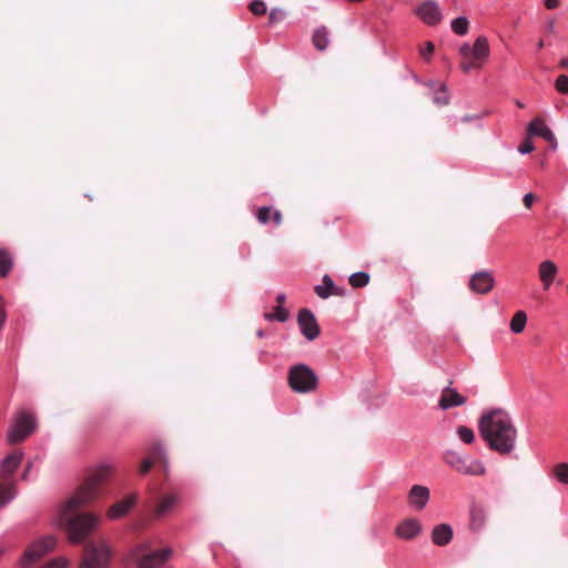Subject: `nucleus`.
I'll return each mask as SVG.
<instances>
[{
	"mask_svg": "<svg viewBox=\"0 0 568 568\" xmlns=\"http://www.w3.org/2000/svg\"><path fill=\"white\" fill-rule=\"evenodd\" d=\"M112 473L110 465H102L87 476L83 484L60 509V525L72 542H82L98 526L99 517L80 509L99 498L102 487Z\"/></svg>",
	"mask_w": 568,
	"mask_h": 568,
	"instance_id": "obj_1",
	"label": "nucleus"
},
{
	"mask_svg": "<svg viewBox=\"0 0 568 568\" xmlns=\"http://www.w3.org/2000/svg\"><path fill=\"white\" fill-rule=\"evenodd\" d=\"M478 427L480 436L491 450L508 455L515 448L517 429L505 409L496 408L484 413Z\"/></svg>",
	"mask_w": 568,
	"mask_h": 568,
	"instance_id": "obj_2",
	"label": "nucleus"
},
{
	"mask_svg": "<svg viewBox=\"0 0 568 568\" xmlns=\"http://www.w3.org/2000/svg\"><path fill=\"white\" fill-rule=\"evenodd\" d=\"M489 52L488 40L484 36L478 37L473 47L468 43L463 44L459 49L462 71L468 73L471 70L481 69Z\"/></svg>",
	"mask_w": 568,
	"mask_h": 568,
	"instance_id": "obj_3",
	"label": "nucleus"
},
{
	"mask_svg": "<svg viewBox=\"0 0 568 568\" xmlns=\"http://www.w3.org/2000/svg\"><path fill=\"white\" fill-rule=\"evenodd\" d=\"M172 554L171 548L152 550L148 541L140 542L130 552V560L135 568H160Z\"/></svg>",
	"mask_w": 568,
	"mask_h": 568,
	"instance_id": "obj_4",
	"label": "nucleus"
},
{
	"mask_svg": "<svg viewBox=\"0 0 568 568\" xmlns=\"http://www.w3.org/2000/svg\"><path fill=\"white\" fill-rule=\"evenodd\" d=\"M287 381L295 393H310L317 388V376L314 371L305 365L297 364L290 368Z\"/></svg>",
	"mask_w": 568,
	"mask_h": 568,
	"instance_id": "obj_5",
	"label": "nucleus"
},
{
	"mask_svg": "<svg viewBox=\"0 0 568 568\" xmlns=\"http://www.w3.org/2000/svg\"><path fill=\"white\" fill-rule=\"evenodd\" d=\"M111 556V548L104 540L87 542L80 568H108Z\"/></svg>",
	"mask_w": 568,
	"mask_h": 568,
	"instance_id": "obj_6",
	"label": "nucleus"
},
{
	"mask_svg": "<svg viewBox=\"0 0 568 568\" xmlns=\"http://www.w3.org/2000/svg\"><path fill=\"white\" fill-rule=\"evenodd\" d=\"M444 460L456 471L464 475L481 476L486 473L484 465L479 460L463 457L455 452L445 453Z\"/></svg>",
	"mask_w": 568,
	"mask_h": 568,
	"instance_id": "obj_7",
	"label": "nucleus"
},
{
	"mask_svg": "<svg viewBox=\"0 0 568 568\" xmlns=\"http://www.w3.org/2000/svg\"><path fill=\"white\" fill-rule=\"evenodd\" d=\"M34 427L33 416L26 410L20 412L8 434L10 444H18L24 440L33 432Z\"/></svg>",
	"mask_w": 568,
	"mask_h": 568,
	"instance_id": "obj_8",
	"label": "nucleus"
},
{
	"mask_svg": "<svg viewBox=\"0 0 568 568\" xmlns=\"http://www.w3.org/2000/svg\"><path fill=\"white\" fill-rule=\"evenodd\" d=\"M55 546V539L53 537H45L33 545H31L24 552L22 558V565L29 567L43 557L45 554L51 551Z\"/></svg>",
	"mask_w": 568,
	"mask_h": 568,
	"instance_id": "obj_9",
	"label": "nucleus"
},
{
	"mask_svg": "<svg viewBox=\"0 0 568 568\" xmlns=\"http://www.w3.org/2000/svg\"><path fill=\"white\" fill-rule=\"evenodd\" d=\"M297 323L302 334L308 341H314L320 336L321 328L316 322L314 314L310 310L303 308L300 311L297 316Z\"/></svg>",
	"mask_w": 568,
	"mask_h": 568,
	"instance_id": "obj_10",
	"label": "nucleus"
},
{
	"mask_svg": "<svg viewBox=\"0 0 568 568\" xmlns=\"http://www.w3.org/2000/svg\"><path fill=\"white\" fill-rule=\"evenodd\" d=\"M495 286L494 274L489 271L476 272L470 276L468 287L476 294H488Z\"/></svg>",
	"mask_w": 568,
	"mask_h": 568,
	"instance_id": "obj_11",
	"label": "nucleus"
},
{
	"mask_svg": "<svg viewBox=\"0 0 568 568\" xmlns=\"http://www.w3.org/2000/svg\"><path fill=\"white\" fill-rule=\"evenodd\" d=\"M527 135L541 136L545 139L552 150L557 149V139L552 131L546 125L544 118L536 116L527 126Z\"/></svg>",
	"mask_w": 568,
	"mask_h": 568,
	"instance_id": "obj_12",
	"label": "nucleus"
},
{
	"mask_svg": "<svg viewBox=\"0 0 568 568\" xmlns=\"http://www.w3.org/2000/svg\"><path fill=\"white\" fill-rule=\"evenodd\" d=\"M416 14L427 24L436 26L442 20L439 7L434 1H426L416 9Z\"/></svg>",
	"mask_w": 568,
	"mask_h": 568,
	"instance_id": "obj_13",
	"label": "nucleus"
},
{
	"mask_svg": "<svg viewBox=\"0 0 568 568\" xmlns=\"http://www.w3.org/2000/svg\"><path fill=\"white\" fill-rule=\"evenodd\" d=\"M429 497L430 493L426 486L414 485L408 493L407 501L410 507L419 511L425 508Z\"/></svg>",
	"mask_w": 568,
	"mask_h": 568,
	"instance_id": "obj_14",
	"label": "nucleus"
},
{
	"mask_svg": "<svg viewBox=\"0 0 568 568\" xmlns=\"http://www.w3.org/2000/svg\"><path fill=\"white\" fill-rule=\"evenodd\" d=\"M558 274L557 265L550 261H542L538 266V275L539 280L542 283V288L548 291L551 284L554 283L556 276Z\"/></svg>",
	"mask_w": 568,
	"mask_h": 568,
	"instance_id": "obj_15",
	"label": "nucleus"
},
{
	"mask_svg": "<svg viewBox=\"0 0 568 568\" xmlns=\"http://www.w3.org/2000/svg\"><path fill=\"white\" fill-rule=\"evenodd\" d=\"M465 403L466 397L460 395L457 390L450 387H446L443 389L440 394L438 406L442 409H449L452 407L463 406Z\"/></svg>",
	"mask_w": 568,
	"mask_h": 568,
	"instance_id": "obj_16",
	"label": "nucleus"
},
{
	"mask_svg": "<svg viewBox=\"0 0 568 568\" xmlns=\"http://www.w3.org/2000/svg\"><path fill=\"white\" fill-rule=\"evenodd\" d=\"M154 464H161L164 470L166 468V458L161 445L151 448L150 456L140 466V474L145 475Z\"/></svg>",
	"mask_w": 568,
	"mask_h": 568,
	"instance_id": "obj_17",
	"label": "nucleus"
},
{
	"mask_svg": "<svg viewBox=\"0 0 568 568\" xmlns=\"http://www.w3.org/2000/svg\"><path fill=\"white\" fill-rule=\"evenodd\" d=\"M179 503V496L176 494H168L160 498L158 505L153 509V517L160 519L163 516L173 511Z\"/></svg>",
	"mask_w": 568,
	"mask_h": 568,
	"instance_id": "obj_18",
	"label": "nucleus"
},
{
	"mask_svg": "<svg viewBox=\"0 0 568 568\" xmlns=\"http://www.w3.org/2000/svg\"><path fill=\"white\" fill-rule=\"evenodd\" d=\"M135 503H136V495L132 494V495L128 496L125 499L113 504L108 509L106 515L110 519H119V518L125 516Z\"/></svg>",
	"mask_w": 568,
	"mask_h": 568,
	"instance_id": "obj_19",
	"label": "nucleus"
},
{
	"mask_svg": "<svg viewBox=\"0 0 568 568\" xmlns=\"http://www.w3.org/2000/svg\"><path fill=\"white\" fill-rule=\"evenodd\" d=\"M422 530L417 519L410 518L402 521L396 528V535L402 539H413Z\"/></svg>",
	"mask_w": 568,
	"mask_h": 568,
	"instance_id": "obj_20",
	"label": "nucleus"
},
{
	"mask_svg": "<svg viewBox=\"0 0 568 568\" xmlns=\"http://www.w3.org/2000/svg\"><path fill=\"white\" fill-rule=\"evenodd\" d=\"M22 453H13L7 456L0 466V478L7 480L17 470L22 462Z\"/></svg>",
	"mask_w": 568,
	"mask_h": 568,
	"instance_id": "obj_21",
	"label": "nucleus"
},
{
	"mask_svg": "<svg viewBox=\"0 0 568 568\" xmlns=\"http://www.w3.org/2000/svg\"><path fill=\"white\" fill-rule=\"evenodd\" d=\"M316 295L321 298H327L331 295L342 296L344 295V290L337 287L329 275H324L323 285H316L314 287Z\"/></svg>",
	"mask_w": 568,
	"mask_h": 568,
	"instance_id": "obj_22",
	"label": "nucleus"
},
{
	"mask_svg": "<svg viewBox=\"0 0 568 568\" xmlns=\"http://www.w3.org/2000/svg\"><path fill=\"white\" fill-rule=\"evenodd\" d=\"M470 520H469V528L473 531H480L487 521V511L486 509L480 505H473L470 508Z\"/></svg>",
	"mask_w": 568,
	"mask_h": 568,
	"instance_id": "obj_23",
	"label": "nucleus"
},
{
	"mask_svg": "<svg viewBox=\"0 0 568 568\" xmlns=\"http://www.w3.org/2000/svg\"><path fill=\"white\" fill-rule=\"evenodd\" d=\"M453 537V529L447 524L437 525L432 532V540L437 546H446Z\"/></svg>",
	"mask_w": 568,
	"mask_h": 568,
	"instance_id": "obj_24",
	"label": "nucleus"
},
{
	"mask_svg": "<svg viewBox=\"0 0 568 568\" xmlns=\"http://www.w3.org/2000/svg\"><path fill=\"white\" fill-rule=\"evenodd\" d=\"M329 31L326 27L322 26L314 30L312 42L318 51H324L328 45Z\"/></svg>",
	"mask_w": 568,
	"mask_h": 568,
	"instance_id": "obj_25",
	"label": "nucleus"
},
{
	"mask_svg": "<svg viewBox=\"0 0 568 568\" xmlns=\"http://www.w3.org/2000/svg\"><path fill=\"white\" fill-rule=\"evenodd\" d=\"M12 256L6 248L0 250V276L6 277L12 268Z\"/></svg>",
	"mask_w": 568,
	"mask_h": 568,
	"instance_id": "obj_26",
	"label": "nucleus"
},
{
	"mask_svg": "<svg viewBox=\"0 0 568 568\" xmlns=\"http://www.w3.org/2000/svg\"><path fill=\"white\" fill-rule=\"evenodd\" d=\"M527 323V315L524 311H518L515 313L510 321V329L515 334H519L525 329Z\"/></svg>",
	"mask_w": 568,
	"mask_h": 568,
	"instance_id": "obj_27",
	"label": "nucleus"
},
{
	"mask_svg": "<svg viewBox=\"0 0 568 568\" xmlns=\"http://www.w3.org/2000/svg\"><path fill=\"white\" fill-rule=\"evenodd\" d=\"M16 495L14 484H0V507L4 506Z\"/></svg>",
	"mask_w": 568,
	"mask_h": 568,
	"instance_id": "obj_28",
	"label": "nucleus"
},
{
	"mask_svg": "<svg viewBox=\"0 0 568 568\" xmlns=\"http://www.w3.org/2000/svg\"><path fill=\"white\" fill-rule=\"evenodd\" d=\"M469 22L467 18L459 17L452 21V29L458 36H465L468 32Z\"/></svg>",
	"mask_w": 568,
	"mask_h": 568,
	"instance_id": "obj_29",
	"label": "nucleus"
},
{
	"mask_svg": "<svg viewBox=\"0 0 568 568\" xmlns=\"http://www.w3.org/2000/svg\"><path fill=\"white\" fill-rule=\"evenodd\" d=\"M369 282V275L365 272H357L349 276V284L355 287H364Z\"/></svg>",
	"mask_w": 568,
	"mask_h": 568,
	"instance_id": "obj_30",
	"label": "nucleus"
},
{
	"mask_svg": "<svg viewBox=\"0 0 568 568\" xmlns=\"http://www.w3.org/2000/svg\"><path fill=\"white\" fill-rule=\"evenodd\" d=\"M554 475L560 483L568 485V463H560L556 465L554 468Z\"/></svg>",
	"mask_w": 568,
	"mask_h": 568,
	"instance_id": "obj_31",
	"label": "nucleus"
},
{
	"mask_svg": "<svg viewBox=\"0 0 568 568\" xmlns=\"http://www.w3.org/2000/svg\"><path fill=\"white\" fill-rule=\"evenodd\" d=\"M458 437L466 444H471L475 440V434L471 428L467 426H458Z\"/></svg>",
	"mask_w": 568,
	"mask_h": 568,
	"instance_id": "obj_32",
	"label": "nucleus"
},
{
	"mask_svg": "<svg viewBox=\"0 0 568 568\" xmlns=\"http://www.w3.org/2000/svg\"><path fill=\"white\" fill-rule=\"evenodd\" d=\"M250 11L254 16H264L266 13V4L262 0H254L248 4Z\"/></svg>",
	"mask_w": 568,
	"mask_h": 568,
	"instance_id": "obj_33",
	"label": "nucleus"
},
{
	"mask_svg": "<svg viewBox=\"0 0 568 568\" xmlns=\"http://www.w3.org/2000/svg\"><path fill=\"white\" fill-rule=\"evenodd\" d=\"M556 90L561 94H568V77L565 74L559 75L555 83Z\"/></svg>",
	"mask_w": 568,
	"mask_h": 568,
	"instance_id": "obj_34",
	"label": "nucleus"
},
{
	"mask_svg": "<svg viewBox=\"0 0 568 568\" xmlns=\"http://www.w3.org/2000/svg\"><path fill=\"white\" fill-rule=\"evenodd\" d=\"M434 103L437 105H446L448 103V94L444 85L435 93Z\"/></svg>",
	"mask_w": 568,
	"mask_h": 568,
	"instance_id": "obj_35",
	"label": "nucleus"
},
{
	"mask_svg": "<svg viewBox=\"0 0 568 568\" xmlns=\"http://www.w3.org/2000/svg\"><path fill=\"white\" fill-rule=\"evenodd\" d=\"M285 17V12L282 9H272L268 13V23L274 24L281 22Z\"/></svg>",
	"mask_w": 568,
	"mask_h": 568,
	"instance_id": "obj_36",
	"label": "nucleus"
},
{
	"mask_svg": "<svg viewBox=\"0 0 568 568\" xmlns=\"http://www.w3.org/2000/svg\"><path fill=\"white\" fill-rule=\"evenodd\" d=\"M256 217H257L258 222H261L263 224H266L267 222H270V220H271V207H268V206L260 207L257 213H256Z\"/></svg>",
	"mask_w": 568,
	"mask_h": 568,
	"instance_id": "obj_37",
	"label": "nucleus"
},
{
	"mask_svg": "<svg viewBox=\"0 0 568 568\" xmlns=\"http://www.w3.org/2000/svg\"><path fill=\"white\" fill-rule=\"evenodd\" d=\"M288 317V312L286 308L282 306H276L275 313L272 315H267V318H276L280 322H285Z\"/></svg>",
	"mask_w": 568,
	"mask_h": 568,
	"instance_id": "obj_38",
	"label": "nucleus"
},
{
	"mask_svg": "<svg viewBox=\"0 0 568 568\" xmlns=\"http://www.w3.org/2000/svg\"><path fill=\"white\" fill-rule=\"evenodd\" d=\"M531 136L527 135L525 141L519 145L518 151L523 154L530 153L534 151L535 146L530 140Z\"/></svg>",
	"mask_w": 568,
	"mask_h": 568,
	"instance_id": "obj_39",
	"label": "nucleus"
},
{
	"mask_svg": "<svg viewBox=\"0 0 568 568\" xmlns=\"http://www.w3.org/2000/svg\"><path fill=\"white\" fill-rule=\"evenodd\" d=\"M68 561L63 558H55L42 568H67Z\"/></svg>",
	"mask_w": 568,
	"mask_h": 568,
	"instance_id": "obj_40",
	"label": "nucleus"
},
{
	"mask_svg": "<svg viewBox=\"0 0 568 568\" xmlns=\"http://www.w3.org/2000/svg\"><path fill=\"white\" fill-rule=\"evenodd\" d=\"M435 47L432 42H427L426 47L420 51V54L428 59L434 53Z\"/></svg>",
	"mask_w": 568,
	"mask_h": 568,
	"instance_id": "obj_41",
	"label": "nucleus"
},
{
	"mask_svg": "<svg viewBox=\"0 0 568 568\" xmlns=\"http://www.w3.org/2000/svg\"><path fill=\"white\" fill-rule=\"evenodd\" d=\"M535 201V195L532 193H527L524 199H523V202H524V205L527 207V209H530L532 203Z\"/></svg>",
	"mask_w": 568,
	"mask_h": 568,
	"instance_id": "obj_42",
	"label": "nucleus"
},
{
	"mask_svg": "<svg viewBox=\"0 0 568 568\" xmlns=\"http://www.w3.org/2000/svg\"><path fill=\"white\" fill-rule=\"evenodd\" d=\"M271 219L273 220L275 225L282 224L283 219H282V213L280 211H274L273 213L271 212Z\"/></svg>",
	"mask_w": 568,
	"mask_h": 568,
	"instance_id": "obj_43",
	"label": "nucleus"
},
{
	"mask_svg": "<svg viewBox=\"0 0 568 568\" xmlns=\"http://www.w3.org/2000/svg\"><path fill=\"white\" fill-rule=\"evenodd\" d=\"M545 7L547 9H556L559 7V0H545Z\"/></svg>",
	"mask_w": 568,
	"mask_h": 568,
	"instance_id": "obj_44",
	"label": "nucleus"
},
{
	"mask_svg": "<svg viewBox=\"0 0 568 568\" xmlns=\"http://www.w3.org/2000/svg\"><path fill=\"white\" fill-rule=\"evenodd\" d=\"M285 300L286 298L284 294H278L276 297L277 306H282L285 303Z\"/></svg>",
	"mask_w": 568,
	"mask_h": 568,
	"instance_id": "obj_45",
	"label": "nucleus"
},
{
	"mask_svg": "<svg viewBox=\"0 0 568 568\" xmlns=\"http://www.w3.org/2000/svg\"><path fill=\"white\" fill-rule=\"evenodd\" d=\"M30 469H31V464H29V465L26 467L24 471L22 473V476H21V477H22V479H27V478H28V475H29V473H30Z\"/></svg>",
	"mask_w": 568,
	"mask_h": 568,
	"instance_id": "obj_46",
	"label": "nucleus"
},
{
	"mask_svg": "<svg viewBox=\"0 0 568 568\" xmlns=\"http://www.w3.org/2000/svg\"><path fill=\"white\" fill-rule=\"evenodd\" d=\"M554 26H555V21H554V20H550V21L548 22V26H547V29H548V31H549V32H552V30H554Z\"/></svg>",
	"mask_w": 568,
	"mask_h": 568,
	"instance_id": "obj_47",
	"label": "nucleus"
},
{
	"mask_svg": "<svg viewBox=\"0 0 568 568\" xmlns=\"http://www.w3.org/2000/svg\"><path fill=\"white\" fill-rule=\"evenodd\" d=\"M560 67L568 68V58H565L560 61Z\"/></svg>",
	"mask_w": 568,
	"mask_h": 568,
	"instance_id": "obj_48",
	"label": "nucleus"
},
{
	"mask_svg": "<svg viewBox=\"0 0 568 568\" xmlns=\"http://www.w3.org/2000/svg\"><path fill=\"white\" fill-rule=\"evenodd\" d=\"M544 45H545L544 41H542V40H539V42H538V44H537L538 49H539V50H540V49H542V48H544Z\"/></svg>",
	"mask_w": 568,
	"mask_h": 568,
	"instance_id": "obj_49",
	"label": "nucleus"
},
{
	"mask_svg": "<svg viewBox=\"0 0 568 568\" xmlns=\"http://www.w3.org/2000/svg\"><path fill=\"white\" fill-rule=\"evenodd\" d=\"M516 104L519 106V108H525L524 103H521L520 101H517Z\"/></svg>",
	"mask_w": 568,
	"mask_h": 568,
	"instance_id": "obj_50",
	"label": "nucleus"
}]
</instances>
